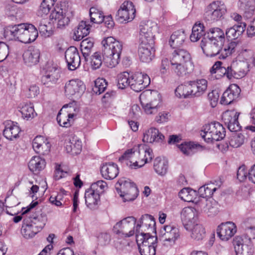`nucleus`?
Returning <instances> with one entry per match:
<instances>
[{
	"mask_svg": "<svg viewBox=\"0 0 255 255\" xmlns=\"http://www.w3.org/2000/svg\"><path fill=\"white\" fill-rule=\"evenodd\" d=\"M164 138V136L159 132L157 128H151L144 133L143 141L144 142L153 143L154 142L162 141Z\"/></svg>",
	"mask_w": 255,
	"mask_h": 255,
	"instance_id": "nucleus-31",
	"label": "nucleus"
},
{
	"mask_svg": "<svg viewBox=\"0 0 255 255\" xmlns=\"http://www.w3.org/2000/svg\"><path fill=\"white\" fill-rule=\"evenodd\" d=\"M46 165L45 160L39 156H33L28 163V168L33 172H39L43 170Z\"/></svg>",
	"mask_w": 255,
	"mask_h": 255,
	"instance_id": "nucleus-42",
	"label": "nucleus"
},
{
	"mask_svg": "<svg viewBox=\"0 0 255 255\" xmlns=\"http://www.w3.org/2000/svg\"><path fill=\"white\" fill-rule=\"evenodd\" d=\"M181 152L186 155H192L194 153L202 149V146L192 142H184L178 146Z\"/></svg>",
	"mask_w": 255,
	"mask_h": 255,
	"instance_id": "nucleus-44",
	"label": "nucleus"
},
{
	"mask_svg": "<svg viewBox=\"0 0 255 255\" xmlns=\"http://www.w3.org/2000/svg\"><path fill=\"white\" fill-rule=\"evenodd\" d=\"M104 60L107 66L113 68L120 61V56L123 44L121 41L110 36L104 38L102 41Z\"/></svg>",
	"mask_w": 255,
	"mask_h": 255,
	"instance_id": "nucleus-3",
	"label": "nucleus"
},
{
	"mask_svg": "<svg viewBox=\"0 0 255 255\" xmlns=\"http://www.w3.org/2000/svg\"><path fill=\"white\" fill-rule=\"evenodd\" d=\"M94 42L89 38H86L83 40L80 44L81 50L86 61L88 58L93 48Z\"/></svg>",
	"mask_w": 255,
	"mask_h": 255,
	"instance_id": "nucleus-51",
	"label": "nucleus"
},
{
	"mask_svg": "<svg viewBox=\"0 0 255 255\" xmlns=\"http://www.w3.org/2000/svg\"><path fill=\"white\" fill-rule=\"evenodd\" d=\"M240 114L234 111H227L222 115V119L232 132L240 130L241 127L238 121Z\"/></svg>",
	"mask_w": 255,
	"mask_h": 255,
	"instance_id": "nucleus-15",
	"label": "nucleus"
},
{
	"mask_svg": "<svg viewBox=\"0 0 255 255\" xmlns=\"http://www.w3.org/2000/svg\"><path fill=\"white\" fill-rule=\"evenodd\" d=\"M85 90L86 86L83 82L78 79L69 81L65 86V92L69 96L80 97Z\"/></svg>",
	"mask_w": 255,
	"mask_h": 255,
	"instance_id": "nucleus-13",
	"label": "nucleus"
},
{
	"mask_svg": "<svg viewBox=\"0 0 255 255\" xmlns=\"http://www.w3.org/2000/svg\"><path fill=\"white\" fill-rule=\"evenodd\" d=\"M39 231L30 223L29 219L25 218L23 221L21 234L25 239L33 237Z\"/></svg>",
	"mask_w": 255,
	"mask_h": 255,
	"instance_id": "nucleus-36",
	"label": "nucleus"
},
{
	"mask_svg": "<svg viewBox=\"0 0 255 255\" xmlns=\"http://www.w3.org/2000/svg\"><path fill=\"white\" fill-rule=\"evenodd\" d=\"M236 255H248V253H253L251 246L245 244L242 236H236L233 240Z\"/></svg>",
	"mask_w": 255,
	"mask_h": 255,
	"instance_id": "nucleus-27",
	"label": "nucleus"
},
{
	"mask_svg": "<svg viewBox=\"0 0 255 255\" xmlns=\"http://www.w3.org/2000/svg\"><path fill=\"white\" fill-rule=\"evenodd\" d=\"M65 57L69 70H74L79 67L81 59L75 47L71 46L68 48L65 51Z\"/></svg>",
	"mask_w": 255,
	"mask_h": 255,
	"instance_id": "nucleus-19",
	"label": "nucleus"
},
{
	"mask_svg": "<svg viewBox=\"0 0 255 255\" xmlns=\"http://www.w3.org/2000/svg\"><path fill=\"white\" fill-rule=\"evenodd\" d=\"M237 43L234 41H232L227 44H224L220 48L219 58L220 59H225L228 56L232 55L235 51V48L237 46Z\"/></svg>",
	"mask_w": 255,
	"mask_h": 255,
	"instance_id": "nucleus-48",
	"label": "nucleus"
},
{
	"mask_svg": "<svg viewBox=\"0 0 255 255\" xmlns=\"http://www.w3.org/2000/svg\"><path fill=\"white\" fill-rule=\"evenodd\" d=\"M38 30L39 33L45 36H50L53 33L50 23L45 19H42L39 22Z\"/></svg>",
	"mask_w": 255,
	"mask_h": 255,
	"instance_id": "nucleus-58",
	"label": "nucleus"
},
{
	"mask_svg": "<svg viewBox=\"0 0 255 255\" xmlns=\"http://www.w3.org/2000/svg\"><path fill=\"white\" fill-rule=\"evenodd\" d=\"M101 173L105 179L112 180L117 177L119 169L117 164L115 163H105L101 167Z\"/></svg>",
	"mask_w": 255,
	"mask_h": 255,
	"instance_id": "nucleus-26",
	"label": "nucleus"
},
{
	"mask_svg": "<svg viewBox=\"0 0 255 255\" xmlns=\"http://www.w3.org/2000/svg\"><path fill=\"white\" fill-rule=\"evenodd\" d=\"M89 15L91 21L93 23L99 24L104 21V15L103 11L96 7L90 8Z\"/></svg>",
	"mask_w": 255,
	"mask_h": 255,
	"instance_id": "nucleus-55",
	"label": "nucleus"
},
{
	"mask_svg": "<svg viewBox=\"0 0 255 255\" xmlns=\"http://www.w3.org/2000/svg\"><path fill=\"white\" fill-rule=\"evenodd\" d=\"M168 166V161L164 157L159 156L154 160L153 169L159 175H165L167 172Z\"/></svg>",
	"mask_w": 255,
	"mask_h": 255,
	"instance_id": "nucleus-38",
	"label": "nucleus"
},
{
	"mask_svg": "<svg viewBox=\"0 0 255 255\" xmlns=\"http://www.w3.org/2000/svg\"><path fill=\"white\" fill-rule=\"evenodd\" d=\"M100 198L99 193L91 188L88 189L85 192V203L87 206L91 209L93 208L98 204Z\"/></svg>",
	"mask_w": 255,
	"mask_h": 255,
	"instance_id": "nucleus-43",
	"label": "nucleus"
},
{
	"mask_svg": "<svg viewBox=\"0 0 255 255\" xmlns=\"http://www.w3.org/2000/svg\"><path fill=\"white\" fill-rule=\"evenodd\" d=\"M107 86L106 80L103 78H98L95 81V86L93 88V91L96 94L100 95L105 90Z\"/></svg>",
	"mask_w": 255,
	"mask_h": 255,
	"instance_id": "nucleus-59",
	"label": "nucleus"
},
{
	"mask_svg": "<svg viewBox=\"0 0 255 255\" xmlns=\"http://www.w3.org/2000/svg\"><path fill=\"white\" fill-rule=\"evenodd\" d=\"M57 120L59 125L63 127H69L73 122V119L69 118L68 115H62L59 113L57 117Z\"/></svg>",
	"mask_w": 255,
	"mask_h": 255,
	"instance_id": "nucleus-62",
	"label": "nucleus"
},
{
	"mask_svg": "<svg viewBox=\"0 0 255 255\" xmlns=\"http://www.w3.org/2000/svg\"><path fill=\"white\" fill-rule=\"evenodd\" d=\"M140 154L139 168L142 167L145 163L150 162L154 157L152 150L145 145L139 144Z\"/></svg>",
	"mask_w": 255,
	"mask_h": 255,
	"instance_id": "nucleus-29",
	"label": "nucleus"
},
{
	"mask_svg": "<svg viewBox=\"0 0 255 255\" xmlns=\"http://www.w3.org/2000/svg\"><path fill=\"white\" fill-rule=\"evenodd\" d=\"M226 11V6L223 2L214 1L206 8L204 18L207 21L214 22L221 19Z\"/></svg>",
	"mask_w": 255,
	"mask_h": 255,
	"instance_id": "nucleus-8",
	"label": "nucleus"
},
{
	"mask_svg": "<svg viewBox=\"0 0 255 255\" xmlns=\"http://www.w3.org/2000/svg\"><path fill=\"white\" fill-rule=\"evenodd\" d=\"M38 35L37 29L31 24L21 23L5 28L0 27V39H14L22 43H28L35 41Z\"/></svg>",
	"mask_w": 255,
	"mask_h": 255,
	"instance_id": "nucleus-2",
	"label": "nucleus"
},
{
	"mask_svg": "<svg viewBox=\"0 0 255 255\" xmlns=\"http://www.w3.org/2000/svg\"><path fill=\"white\" fill-rule=\"evenodd\" d=\"M27 218L29 219L30 223L38 231H41L43 229L47 221V217L45 214H28V217Z\"/></svg>",
	"mask_w": 255,
	"mask_h": 255,
	"instance_id": "nucleus-33",
	"label": "nucleus"
},
{
	"mask_svg": "<svg viewBox=\"0 0 255 255\" xmlns=\"http://www.w3.org/2000/svg\"><path fill=\"white\" fill-rule=\"evenodd\" d=\"M232 67L234 68L236 79L244 77L248 70V64L244 61H234L232 62Z\"/></svg>",
	"mask_w": 255,
	"mask_h": 255,
	"instance_id": "nucleus-46",
	"label": "nucleus"
},
{
	"mask_svg": "<svg viewBox=\"0 0 255 255\" xmlns=\"http://www.w3.org/2000/svg\"><path fill=\"white\" fill-rule=\"evenodd\" d=\"M198 207L205 212L208 216H214L219 212V205L212 198L201 199L199 200Z\"/></svg>",
	"mask_w": 255,
	"mask_h": 255,
	"instance_id": "nucleus-18",
	"label": "nucleus"
},
{
	"mask_svg": "<svg viewBox=\"0 0 255 255\" xmlns=\"http://www.w3.org/2000/svg\"><path fill=\"white\" fill-rule=\"evenodd\" d=\"M205 34L204 26L200 22L196 23L192 27V32L190 35L192 41L196 42Z\"/></svg>",
	"mask_w": 255,
	"mask_h": 255,
	"instance_id": "nucleus-54",
	"label": "nucleus"
},
{
	"mask_svg": "<svg viewBox=\"0 0 255 255\" xmlns=\"http://www.w3.org/2000/svg\"><path fill=\"white\" fill-rule=\"evenodd\" d=\"M130 75L128 72H124L118 75V86L119 88L124 89L130 86Z\"/></svg>",
	"mask_w": 255,
	"mask_h": 255,
	"instance_id": "nucleus-57",
	"label": "nucleus"
},
{
	"mask_svg": "<svg viewBox=\"0 0 255 255\" xmlns=\"http://www.w3.org/2000/svg\"><path fill=\"white\" fill-rule=\"evenodd\" d=\"M240 93L241 89L236 84L230 85L223 94L221 104L225 105L231 104L238 98Z\"/></svg>",
	"mask_w": 255,
	"mask_h": 255,
	"instance_id": "nucleus-21",
	"label": "nucleus"
},
{
	"mask_svg": "<svg viewBox=\"0 0 255 255\" xmlns=\"http://www.w3.org/2000/svg\"><path fill=\"white\" fill-rule=\"evenodd\" d=\"M50 17L53 23L57 24L58 28H63L68 25L70 21L69 13L64 11L62 9L54 10L51 12Z\"/></svg>",
	"mask_w": 255,
	"mask_h": 255,
	"instance_id": "nucleus-20",
	"label": "nucleus"
},
{
	"mask_svg": "<svg viewBox=\"0 0 255 255\" xmlns=\"http://www.w3.org/2000/svg\"><path fill=\"white\" fill-rule=\"evenodd\" d=\"M135 8L132 2L125 1L117 11V19L121 23L130 21L135 17Z\"/></svg>",
	"mask_w": 255,
	"mask_h": 255,
	"instance_id": "nucleus-11",
	"label": "nucleus"
},
{
	"mask_svg": "<svg viewBox=\"0 0 255 255\" xmlns=\"http://www.w3.org/2000/svg\"><path fill=\"white\" fill-rule=\"evenodd\" d=\"M102 58L101 54L99 52H95L92 56L91 66L93 69H99L102 64Z\"/></svg>",
	"mask_w": 255,
	"mask_h": 255,
	"instance_id": "nucleus-63",
	"label": "nucleus"
},
{
	"mask_svg": "<svg viewBox=\"0 0 255 255\" xmlns=\"http://www.w3.org/2000/svg\"><path fill=\"white\" fill-rule=\"evenodd\" d=\"M139 223V221L137 223ZM135 224L136 219L134 217L132 216L128 217L117 223L114 226L113 231L115 233L119 235L121 237H130L134 234H136L137 226H135Z\"/></svg>",
	"mask_w": 255,
	"mask_h": 255,
	"instance_id": "nucleus-7",
	"label": "nucleus"
},
{
	"mask_svg": "<svg viewBox=\"0 0 255 255\" xmlns=\"http://www.w3.org/2000/svg\"><path fill=\"white\" fill-rule=\"evenodd\" d=\"M153 45L139 43L138 55L142 62L148 63L152 60L154 52Z\"/></svg>",
	"mask_w": 255,
	"mask_h": 255,
	"instance_id": "nucleus-25",
	"label": "nucleus"
},
{
	"mask_svg": "<svg viewBox=\"0 0 255 255\" xmlns=\"http://www.w3.org/2000/svg\"><path fill=\"white\" fill-rule=\"evenodd\" d=\"M90 25L86 21H81L74 32V39L80 41L89 34Z\"/></svg>",
	"mask_w": 255,
	"mask_h": 255,
	"instance_id": "nucleus-39",
	"label": "nucleus"
},
{
	"mask_svg": "<svg viewBox=\"0 0 255 255\" xmlns=\"http://www.w3.org/2000/svg\"><path fill=\"white\" fill-rule=\"evenodd\" d=\"M190 83L193 96L199 97L202 95L207 89L208 82L205 79H197L190 81Z\"/></svg>",
	"mask_w": 255,
	"mask_h": 255,
	"instance_id": "nucleus-30",
	"label": "nucleus"
},
{
	"mask_svg": "<svg viewBox=\"0 0 255 255\" xmlns=\"http://www.w3.org/2000/svg\"><path fill=\"white\" fill-rule=\"evenodd\" d=\"M139 43L154 44V33L157 31V25L155 23L148 22L140 25Z\"/></svg>",
	"mask_w": 255,
	"mask_h": 255,
	"instance_id": "nucleus-10",
	"label": "nucleus"
},
{
	"mask_svg": "<svg viewBox=\"0 0 255 255\" xmlns=\"http://www.w3.org/2000/svg\"><path fill=\"white\" fill-rule=\"evenodd\" d=\"M82 142L77 137L70 136L68 141L66 142V150L67 152L72 154H77L82 150Z\"/></svg>",
	"mask_w": 255,
	"mask_h": 255,
	"instance_id": "nucleus-32",
	"label": "nucleus"
},
{
	"mask_svg": "<svg viewBox=\"0 0 255 255\" xmlns=\"http://www.w3.org/2000/svg\"><path fill=\"white\" fill-rule=\"evenodd\" d=\"M240 6L244 10L245 16L251 18L255 11V0H243Z\"/></svg>",
	"mask_w": 255,
	"mask_h": 255,
	"instance_id": "nucleus-47",
	"label": "nucleus"
},
{
	"mask_svg": "<svg viewBox=\"0 0 255 255\" xmlns=\"http://www.w3.org/2000/svg\"><path fill=\"white\" fill-rule=\"evenodd\" d=\"M19 132L20 129L18 126L11 121H8L6 123L3 134L7 139L12 140L18 136Z\"/></svg>",
	"mask_w": 255,
	"mask_h": 255,
	"instance_id": "nucleus-34",
	"label": "nucleus"
},
{
	"mask_svg": "<svg viewBox=\"0 0 255 255\" xmlns=\"http://www.w3.org/2000/svg\"><path fill=\"white\" fill-rule=\"evenodd\" d=\"M200 45L203 53L207 56L212 57L218 55L223 43L220 40L215 41L203 38Z\"/></svg>",
	"mask_w": 255,
	"mask_h": 255,
	"instance_id": "nucleus-14",
	"label": "nucleus"
},
{
	"mask_svg": "<svg viewBox=\"0 0 255 255\" xmlns=\"http://www.w3.org/2000/svg\"><path fill=\"white\" fill-rule=\"evenodd\" d=\"M200 134L206 142H210L223 139L226 135V131L222 125L214 122L205 125Z\"/></svg>",
	"mask_w": 255,
	"mask_h": 255,
	"instance_id": "nucleus-6",
	"label": "nucleus"
},
{
	"mask_svg": "<svg viewBox=\"0 0 255 255\" xmlns=\"http://www.w3.org/2000/svg\"><path fill=\"white\" fill-rule=\"evenodd\" d=\"M246 24L245 22H240L235 24L233 26L227 29L226 34L228 38L236 39L245 31Z\"/></svg>",
	"mask_w": 255,
	"mask_h": 255,
	"instance_id": "nucleus-35",
	"label": "nucleus"
},
{
	"mask_svg": "<svg viewBox=\"0 0 255 255\" xmlns=\"http://www.w3.org/2000/svg\"><path fill=\"white\" fill-rule=\"evenodd\" d=\"M67 109V115L69 118L73 119L76 116L79 112V109L77 107V104L75 102H71L68 104L64 105L62 109Z\"/></svg>",
	"mask_w": 255,
	"mask_h": 255,
	"instance_id": "nucleus-61",
	"label": "nucleus"
},
{
	"mask_svg": "<svg viewBox=\"0 0 255 255\" xmlns=\"http://www.w3.org/2000/svg\"><path fill=\"white\" fill-rule=\"evenodd\" d=\"M250 173V169L248 170L245 165L240 166L237 171V178L241 182L245 181L248 178L249 179V173Z\"/></svg>",
	"mask_w": 255,
	"mask_h": 255,
	"instance_id": "nucleus-64",
	"label": "nucleus"
},
{
	"mask_svg": "<svg viewBox=\"0 0 255 255\" xmlns=\"http://www.w3.org/2000/svg\"><path fill=\"white\" fill-rule=\"evenodd\" d=\"M116 189L124 202L133 201L138 195V191L135 184L124 178L118 180Z\"/></svg>",
	"mask_w": 255,
	"mask_h": 255,
	"instance_id": "nucleus-5",
	"label": "nucleus"
},
{
	"mask_svg": "<svg viewBox=\"0 0 255 255\" xmlns=\"http://www.w3.org/2000/svg\"><path fill=\"white\" fill-rule=\"evenodd\" d=\"M50 146L48 140L42 136H36L32 142V147L35 151L42 155L48 154Z\"/></svg>",
	"mask_w": 255,
	"mask_h": 255,
	"instance_id": "nucleus-24",
	"label": "nucleus"
},
{
	"mask_svg": "<svg viewBox=\"0 0 255 255\" xmlns=\"http://www.w3.org/2000/svg\"><path fill=\"white\" fill-rule=\"evenodd\" d=\"M130 82V88L136 92H139L149 85L150 79L146 74L136 72L131 75Z\"/></svg>",
	"mask_w": 255,
	"mask_h": 255,
	"instance_id": "nucleus-12",
	"label": "nucleus"
},
{
	"mask_svg": "<svg viewBox=\"0 0 255 255\" xmlns=\"http://www.w3.org/2000/svg\"><path fill=\"white\" fill-rule=\"evenodd\" d=\"M175 94L177 97L180 98H186L189 96H193L190 82L185 85L178 86L175 89Z\"/></svg>",
	"mask_w": 255,
	"mask_h": 255,
	"instance_id": "nucleus-50",
	"label": "nucleus"
},
{
	"mask_svg": "<svg viewBox=\"0 0 255 255\" xmlns=\"http://www.w3.org/2000/svg\"><path fill=\"white\" fill-rule=\"evenodd\" d=\"M197 196L196 191L190 188H183L179 192V196L182 200L195 203L198 205L199 200H197Z\"/></svg>",
	"mask_w": 255,
	"mask_h": 255,
	"instance_id": "nucleus-41",
	"label": "nucleus"
},
{
	"mask_svg": "<svg viewBox=\"0 0 255 255\" xmlns=\"http://www.w3.org/2000/svg\"><path fill=\"white\" fill-rule=\"evenodd\" d=\"M204 38L210 39L215 41H219L220 40L222 43H224L225 41L224 31L218 27H214L210 29L208 36Z\"/></svg>",
	"mask_w": 255,
	"mask_h": 255,
	"instance_id": "nucleus-49",
	"label": "nucleus"
},
{
	"mask_svg": "<svg viewBox=\"0 0 255 255\" xmlns=\"http://www.w3.org/2000/svg\"><path fill=\"white\" fill-rule=\"evenodd\" d=\"M236 232V226L232 222L222 223L217 229L218 236L223 241H228L234 236Z\"/></svg>",
	"mask_w": 255,
	"mask_h": 255,
	"instance_id": "nucleus-17",
	"label": "nucleus"
},
{
	"mask_svg": "<svg viewBox=\"0 0 255 255\" xmlns=\"http://www.w3.org/2000/svg\"><path fill=\"white\" fill-rule=\"evenodd\" d=\"M20 112L22 117L27 120L32 119L37 115L33 105L30 103H22L21 105Z\"/></svg>",
	"mask_w": 255,
	"mask_h": 255,
	"instance_id": "nucleus-45",
	"label": "nucleus"
},
{
	"mask_svg": "<svg viewBox=\"0 0 255 255\" xmlns=\"http://www.w3.org/2000/svg\"><path fill=\"white\" fill-rule=\"evenodd\" d=\"M22 57L25 64L28 66H32L38 63L40 51L35 47L30 46L24 51Z\"/></svg>",
	"mask_w": 255,
	"mask_h": 255,
	"instance_id": "nucleus-23",
	"label": "nucleus"
},
{
	"mask_svg": "<svg viewBox=\"0 0 255 255\" xmlns=\"http://www.w3.org/2000/svg\"><path fill=\"white\" fill-rule=\"evenodd\" d=\"M140 154L139 144L134 146L131 149L127 150L120 158L127 160V165L131 169L139 168V160Z\"/></svg>",
	"mask_w": 255,
	"mask_h": 255,
	"instance_id": "nucleus-16",
	"label": "nucleus"
},
{
	"mask_svg": "<svg viewBox=\"0 0 255 255\" xmlns=\"http://www.w3.org/2000/svg\"><path fill=\"white\" fill-rule=\"evenodd\" d=\"M45 73L41 77V83L47 87H51L56 84L59 78L60 70L56 64L48 62L45 65Z\"/></svg>",
	"mask_w": 255,
	"mask_h": 255,
	"instance_id": "nucleus-9",
	"label": "nucleus"
},
{
	"mask_svg": "<svg viewBox=\"0 0 255 255\" xmlns=\"http://www.w3.org/2000/svg\"><path fill=\"white\" fill-rule=\"evenodd\" d=\"M215 183H211L206 184L198 189V193L203 199H206V197H211L213 193L220 187L221 182L216 181Z\"/></svg>",
	"mask_w": 255,
	"mask_h": 255,
	"instance_id": "nucleus-37",
	"label": "nucleus"
},
{
	"mask_svg": "<svg viewBox=\"0 0 255 255\" xmlns=\"http://www.w3.org/2000/svg\"><path fill=\"white\" fill-rule=\"evenodd\" d=\"M171 68L178 76L189 73L193 67L190 53L186 50L175 48L170 59Z\"/></svg>",
	"mask_w": 255,
	"mask_h": 255,
	"instance_id": "nucleus-4",
	"label": "nucleus"
},
{
	"mask_svg": "<svg viewBox=\"0 0 255 255\" xmlns=\"http://www.w3.org/2000/svg\"><path fill=\"white\" fill-rule=\"evenodd\" d=\"M154 97L156 98L154 101L146 103L145 105L141 102L144 111L147 114H152L157 111L156 107L160 102V96L156 92L154 93Z\"/></svg>",
	"mask_w": 255,
	"mask_h": 255,
	"instance_id": "nucleus-56",
	"label": "nucleus"
},
{
	"mask_svg": "<svg viewBox=\"0 0 255 255\" xmlns=\"http://www.w3.org/2000/svg\"><path fill=\"white\" fill-rule=\"evenodd\" d=\"M179 236L178 229L171 225L164 226L159 232V238L163 242L168 241L171 243H174Z\"/></svg>",
	"mask_w": 255,
	"mask_h": 255,
	"instance_id": "nucleus-22",
	"label": "nucleus"
},
{
	"mask_svg": "<svg viewBox=\"0 0 255 255\" xmlns=\"http://www.w3.org/2000/svg\"><path fill=\"white\" fill-rule=\"evenodd\" d=\"M244 136L242 134L233 133L231 136L229 144L233 147H238L243 144Z\"/></svg>",
	"mask_w": 255,
	"mask_h": 255,
	"instance_id": "nucleus-60",
	"label": "nucleus"
},
{
	"mask_svg": "<svg viewBox=\"0 0 255 255\" xmlns=\"http://www.w3.org/2000/svg\"><path fill=\"white\" fill-rule=\"evenodd\" d=\"M195 215L196 210L192 207H185L181 211V219L186 230L190 228L192 223H194Z\"/></svg>",
	"mask_w": 255,
	"mask_h": 255,
	"instance_id": "nucleus-28",
	"label": "nucleus"
},
{
	"mask_svg": "<svg viewBox=\"0 0 255 255\" xmlns=\"http://www.w3.org/2000/svg\"><path fill=\"white\" fill-rule=\"evenodd\" d=\"M56 0H43L37 10V14L40 17L47 15Z\"/></svg>",
	"mask_w": 255,
	"mask_h": 255,
	"instance_id": "nucleus-53",
	"label": "nucleus"
},
{
	"mask_svg": "<svg viewBox=\"0 0 255 255\" xmlns=\"http://www.w3.org/2000/svg\"><path fill=\"white\" fill-rule=\"evenodd\" d=\"M144 225L155 231V222L153 217L149 215H142L138 223L136 229V242L141 255H155L157 238L151 236L149 233H145L143 230Z\"/></svg>",
	"mask_w": 255,
	"mask_h": 255,
	"instance_id": "nucleus-1",
	"label": "nucleus"
},
{
	"mask_svg": "<svg viewBox=\"0 0 255 255\" xmlns=\"http://www.w3.org/2000/svg\"><path fill=\"white\" fill-rule=\"evenodd\" d=\"M191 237L195 240H202L205 236V230L201 224H196L191 226Z\"/></svg>",
	"mask_w": 255,
	"mask_h": 255,
	"instance_id": "nucleus-52",
	"label": "nucleus"
},
{
	"mask_svg": "<svg viewBox=\"0 0 255 255\" xmlns=\"http://www.w3.org/2000/svg\"><path fill=\"white\" fill-rule=\"evenodd\" d=\"M186 38V36L183 31H176L171 35L169 43L173 48H178L183 44Z\"/></svg>",
	"mask_w": 255,
	"mask_h": 255,
	"instance_id": "nucleus-40",
	"label": "nucleus"
}]
</instances>
